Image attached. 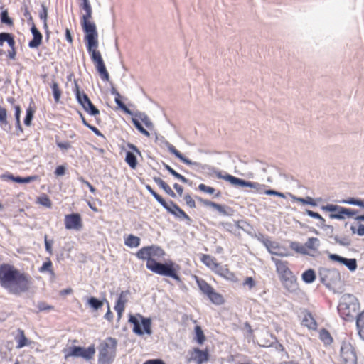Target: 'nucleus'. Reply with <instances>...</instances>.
I'll use <instances>...</instances> for the list:
<instances>
[{
	"label": "nucleus",
	"instance_id": "obj_1",
	"mask_svg": "<svg viewBox=\"0 0 364 364\" xmlns=\"http://www.w3.org/2000/svg\"><path fill=\"white\" fill-rule=\"evenodd\" d=\"M165 255V251L161 247L156 245L143 247L136 253L138 259L146 262V268L152 272L161 276L171 277L177 282H181V278L178 275L179 265L171 260H168L165 263L158 262L164 258Z\"/></svg>",
	"mask_w": 364,
	"mask_h": 364
},
{
	"label": "nucleus",
	"instance_id": "obj_2",
	"mask_svg": "<svg viewBox=\"0 0 364 364\" xmlns=\"http://www.w3.org/2000/svg\"><path fill=\"white\" fill-rule=\"evenodd\" d=\"M31 278L9 263L0 264V286L9 293L19 294L28 291Z\"/></svg>",
	"mask_w": 364,
	"mask_h": 364
},
{
	"label": "nucleus",
	"instance_id": "obj_3",
	"mask_svg": "<svg viewBox=\"0 0 364 364\" xmlns=\"http://www.w3.org/2000/svg\"><path fill=\"white\" fill-rule=\"evenodd\" d=\"M79 6L85 12L80 19L82 28L85 33V41L98 38L96 26L91 21L92 9L89 0H80Z\"/></svg>",
	"mask_w": 364,
	"mask_h": 364
},
{
	"label": "nucleus",
	"instance_id": "obj_4",
	"mask_svg": "<svg viewBox=\"0 0 364 364\" xmlns=\"http://www.w3.org/2000/svg\"><path fill=\"white\" fill-rule=\"evenodd\" d=\"M86 43L87 50L90 54V58L103 81H109V75L106 69L105 63L102 58L100 52L98 48V38L88 41H85Z\"/></svg>",
	"mask_w": 364,
	"mask_h": 364
},
{
	"label": "nucleus",
	"instance_id": "obj_5",
	"mask_svg": "<svg viewBox=\"0 0 364 364\" xmlns=\"http://www.w3.org/2000/svg\"><path fill=\"white\" fill-rule=\"evenodd\" d=\"M360 309L358 299L350 294H344L338 306L341 317L346 321H351L357 315Z\"/></svg>",
	"mask_w": 364,
	"mask_h": 364
},
{
	"label": "nucleus",
	"instance_id": "obj_6",
	"mask_svg": "<svg viewBox=\"0 0 364 364\" xmlns=\"http://www.w3.org/2000/svg\"><path fill=\"white\" fill-rule=\"evenodd\" d=\"M117 341L108 337L100 343L98 364H112L116 357Z\"/></svg>",
	"mask_w": 364,
	"mask_h": 364
},
{
	"label": "nucleus",
	"instance_id": "obj_7",
	"mask_svg": "<svg viewBox=\"0 0 364 364\" xmlns=\"http://www.w3.org/2000/svg\"><path fill=\"white\" fill-rule=\"evenodd\" d=\"M128 321L133 326L132 331L135 334L142 336L144 333L148 335L152 333L151 319L150 318L144 317L140 314H129Z\"/></svg>",
	"mask_w": 364,
	"mask_h": 364
},
{
	"label": "nucleus",
	"instance_id": "obj_8",
	"mask_svg": "<svg viewBox=\"0 0 364 364\" xmlns=\"http://www.w3.org/2000/svg\"><path fill=\"white\" fill-rule=\"evenodd\" d=\"M200 291L215 305L220 306L225 303L223 296L217 292L215 289L205 279L197 276L194 277Z\"/></svg>",
	"mask_w": 364,
	"mask_h": 364
},
{
	"label": "nucleus",
	"instance_id": "obj_9",
	"mask_svg": "<svg viewBox=\"0 0 364 364\" xmlns=\"http://www.w3.org/2000/svg\"><path fill=\"white\" fill-rule=\"evenodd\" d=\"M319 245L320 241L317 237H309L304 244H301L297 242H291L290 247L298 253L312 255L313 253L318 250Z\"/></svg>",
	"mask_w": 364,
	"mask_h": 364
},
{
	"label": "nucleus",
	"instance_id": "obj_10",
	"mask_svg": "<svg viewBox=\"0 0 364 364\" xmlns=\"http://www.w3.org/2000/svg\"><path fill=\"white\" fill-rule=\"evenodd\" d=\"M75 92L78 102L82 106L86 112L95 117L100 115L99 109L95 107L84 92L80 91L79 86L76 82L75 83Z\"/></svg>",
	"mask_w": 364,
	"mask_h": 364
},
{
	"label": "nucleus",
	"instance_id": "obj_11",
	"mask_svg": "<svg viewBox=\"0 0 364 364\" xmlns=\"http://www.w3.org/2000/svg\"><path fill=\"white\" fill-rule=\"evenodd\" d=\"M341 364H357V355L353 345L348 341H343L340 350Z\"/></svg>",
	"mask_w": 364,
	"mask_h": 364
},
{
	"label": "nucleus",
	"instance_id": "obj_12",
	"mask_svg": "<svg viewBox=\"0 0 364 364\" xmlns=\"http://www.w3.org/2000/svg\"><path fill=\"white\" fill-rule=\"evenodd\" d=\"M132 122L141 134L147 137L150 136V133L148 130L153 129V124L147 115L142 113L136 114L134 117L132 118Z\"/></svg>",
	"mask_w": 364,
	"mask_h": 364
},
{
	"label": "nucleus",
	"instance_id": "obj_13",
	"mask_svg": "<svg viewBox=\"0 0 364 364\" xmlns=\"http://www.w3.org/2000/svg\"><path fill=\"white\" fill-rule=\"evenodd\" d=\"M322 209L331 212L329 217L331 219L342 220L346 217L350 218L354 215L355 212L349 208H346L333 204H328L322 207Z\"/></svg>",
	"mask_w": 364,
	"mask_h": 364
},
{
	"label": "nucleus",
	"instance_id": "obj_14",
	"mask_svg": "<svg viewBox=\"0 0 364 364\" xmlns=\"http://www.w3.org/2000/svg\"><path fill=\"white\" fill-rule=\"evenodd\" d=\"M95 353V348L94 345H91L87 348L75 346L70 348L69 352L65 355V358L68 357H80L85 360H90L93 358Z\"/></svg>",
	"mask_w": 364,
	"mask_h": 364
},
{
	"label": "nucleus",
	"instance_id": "obj_15",
	"mask_svg": "<svg viewBox=\"0 0 364 364\" xmlns=\"http://www.w3.org/2000/svg\"><path fill=\"white\" fill-rule=\"evenodd\" d=\"M169 213L174 215L176 218L186 220L188 223H191V218L182 210L176 203L173 201L167 203L165 200V203L161 205Z\"/></svg>",
	"mask_w": 364,
	"mask_h": 364
},
{
	"label": "nucleus",
	"instance_id": "obj_16",
	"mask_svg": "<svg viewBox=\"0 0 364 364\" xmlns=\"http://www.w3.org/2000/svg\"><path fill=\"white\" fill-rule=\"evenodd\" d=\"M64 225L67 230L79 231L83 227L82 217L79 213L65 215L64 218Z\"/></svg>",
	"mask_w": 364,
	"mask_h": 364
},
{
	"label": "nucleus",
	"instance_id": "obj_17",
	"mask_svg": "<svg viewBox=\"0 0 364 364\" xmlns=\"http://www.w3.org/2000/svg\"><path fill=\"white\" fill-rule=\"evenodd\" d=\"M188 362H195L196 364H203L208 361L209 353L208 349L200 350L198 348H193L188 351Z\"/></svg>",
	"mask_w": 364,
	"mask_h": 364
},
{
	"label": "nucleus",
	"instance_id": "obj_18",
	"mask_svg": "<svg viewBox=\"0 0 364 364\" xmlns=\"http://www.w3.org/2000/svg\"><path fill=\"white\" fill-rule=\"evenodd\" d=\"M276 266V271L279 275L280 281L288 279L290 277L294 276L292 271L289 267V263L287 261H283L274 257L272 258Z\"/></svg>",
	"mask_w": 364,
	"mask_h": 364
},
{
	"label": "nucleus",
	"instance_id": "obj_19",
	"mask_svg": "<svg viewBox=\"0 0 364 364\" xmlns=\"http://www.w3.org/2000/svg\"><path fill=\"white\" fill-rule=\"evenodd\" d=\"M4 42H6L10 48V49L8 50V58L11 60H14L16 55V50L15 47L16 42L14 35L5 32L0 33V46H2Z\"/></svg>",
	"mask_w": 364,
	"mask_h": 364
},
{
	"label": "nucleus",
	"instance_id": "obj_20",
	"mask_svg": "<svg viewBox=\"0 0 364 364\" xmlns=\"http://www.w3.org/2000/svg\"><path fill=\"white\" fill-rule=\"evenodd\" d=\"M130 292L129 290L122 291L115 302V305L114 306V310L117 311L118 319H120L125 310L126 304L129 301V296Z\"/></svg>",
	"mask_w": 364,
	"mask_h": 364
},
{
	"label": "nucleus",
	"instance_id": "obj_21",
	"mask_svg": "<svg viewBox=\"0 0 364 364\" xmlns=\"http://www.w3.org/2000/svg\"><path fill=\"white\" fill-rule=\"evenodd\" d=\"M216 176L218 178L224 179L225 181H229L231 184L235 186H240L244 187L255 188L256 183L251 181H247L243 179L237 178L230 174L223 175L221 172H217Z\"/></svg>",
	"mask_w": 364,
	"mask_h": 364
},
{
	"label": "nucleus",
	"instance_id": "obj_22",
	"mask_svg": "<svg viewBox=\"0 0 364 364\" xmlns=\"http://www.w3.org/2000/svg\"><path fill=\"white\" fill-rule=\"evenodd\" d=\"M301 324L309 330L316 331L318 328V323L314 316L306 309L301 312Z\"/></svg>",
	"mask_w": 364,
	"mask_h": 364
},
{
	"label": "nucleus",
	"instance_id": "obj_23",
	"mask_svg": "<svg viewBox=\"0 0 364 364\" xmlns=\"http://www.w3.org/2000/svg\"><path fill=\"white\" fill-rule=\"evenodd\" d=\"M200 261L211 271L214 273L219 267L220 263L217 262L216 258L214 257L207 255V254H201L200 256Z\"/></svg>",
	"mask_w": 364,
	"mask_h": 364
},
{
	"label": "nucleus",
	"instance_id": "obj_24",
	"mask_svg": "<svg viewBox=\"0 0 364 364\" xmlns=\"http://www.w3.org/2000/svg\"><path fill=\"white\" fill-rule=\"evenodd\" d=\"M330 258L334 261H337L343 264L350 271H354L357 268V262L355 259L344 258L337 255H331Z\"/></svg>",
	"mask_w": 364,
	"mask_h": 364
},
{
	"label": "nucleus",
	"instance_id": "obj_25",
	"mask_svg": "<svg viewBox=\"0 0 364 364\" xmlns=\"http://www.w3.org/2000/svg\"><path fill=\"white\" fill-rule=\"evenodd\" d=\"M31 33L33 34V39L29 41L28 46L31 48H38L42 43L43 36L41 32L36 28L34 23H32Z\"/></svg>",
	"mask_w": 364,
	"mask_h": 364
},
{
	"label": "nucleus",
	"instance_id": "obj_26",
	"mask_svg": "<svg viewBox=\"0 0 364 364\" xmlns=\"http://www.w3.org/2000/svg\"><path fill=\"white\" fill-rule=\"evenodd\" d=\"M283 287L291 293L296 292L299 289V284L295 275L281 281Z\"/></svg>",
	"mask_w": 364,
	"mask_h": 364
},
{
	"label": "nucleus",
	"instance_id": "obj_27",
	"mask_svg": "<svg viewBox=\"0 0 364 364\" xmlns=\"http://www.w3.org/2000/svg\"><path fill=\"white\" fill-rule=\"evenodd\" d=\"M215 274L228 280L234 281L236 279L235 274L229 269L228 265L222 266L220 264Z\"/></svg>",
	"mask_w": 364,
	"mask_h": 364
},
{
	"label": "nucleus",
	"instance_id": "obj_28",
	"mask_svg": "<svg viewBox=\"0 0 364 364\" xmlns=\"http://www.w3.org/2000/svg\"><path fill=\"white\" fill-rule=\"evenodd\" d=\"M198 200L203 205H205L206 207H211V208L215 209L216 210H218L220 213H221L223 215H227V212L225 210V208L224 205H222L220 204H218V203H216L215 202L210 201V200H207V199H203V198H202L200 197H198Z\"/></svg>",
	"mask_w": 364,
	"mask_h": 364
},
{
	"label": "nucleus",
	"instance_id": "obj_29",
	"mask_svg": "<svg viewBox=\"0 0 364 364\" xmlns=\"http://www.w3.org/2000/svg\"><path fill=\"white\" fill-rule=\"evenodd\" d=\"M18 336L16 337V341L17 342V348H21L26 346H28L30 342L28 338L26 337L23 330L18 329Z\"/></svg>",
	"mask_w": 364,
	"mask_h": 364
},
{
	"label": "nucleus",
	"instance_id": "obj_30",
	"mask_svg": "<svg viewBox=\"0 0 364 364\" xmlns=\"http://www.w3.org/2000/svg\"><path fill=\"white\" fill-rule=\"evenodd\" d=\"M154 181L155 183L161 188L168 195L170 196L175 198L176 193L174 191L171 189V188L166 183L164 182L161 178L155 177L154 178Z\"/></svg>",
	"mask_w": 364,
	"mask_h": 364
},
{
	"label": "nucleus",
	"instance_id": "obj_31",
	"mask_svg": "<svg viewBox=\"0 0 364 364\" xmlns=\"http://www.w3.org/2000/svg\"><path fill=\"white\" fill-rule=\"evenodd\" d=\"M140 238L134 235H129L124 240V244L129 247H137L140 245Z\"/></svg>",
	"mask_w": 364,
	"mask_h": 364
},
{
	"label": "nucleus",
	"instance_id": "obj_32",
	"mask_svg": "<svg viewBox=\"0 0 364 364\" xmlns=\"http://www.w3.org/2000/svg\"><path fill=\"white\" fill-rule=\"evenodd\" d=\"M356 326L359 336L364 340V311L358 315Z\"/></svg>",
	"mask_w": 364,
	"mask_h": 364
},
{
	"label": "nucleus",
	"instance_id": "obj_33",
	"mask_svg": "<svg viewBox=\"0 0 364 364\" xmlns=\"http://www.w3.org/2000/svg\"><path fill=\"white\" fill-rule=\"evenodd\" d=\"M40 272H48L51 276H55V272L53 268V263L50 258H47L46 261L44 262L42 266L39 268Z\"/></svg>",
	"mask_w": 364,
	"mask_h": 364
},
{
	"label": "nucleus",
	"instance_id": "obj_34",
	"mask_svg": "<svg viewBox=\"0 0 364 364\" xmlns=\"http://www.w3.org/2000/svg\"><path fill=\"white\" fill-rule=\"evenodd\" d=\"M168 151H169L171 154H173L175 156H176L178 159H180L181 161H183L184 164H188V165L191 164V161L188 159H187V158L184 157V156L181 154V152H180V151H178L175 148V146H173V145H171V144H169V145L168 146Z\"/></svg>",
	"mask_w": 364,
	"mask_h": 364
},
{
	"label": "nucleus",
	"instance_id": "obj_35",
	"mask_svg": "<svg viewBox=\"0 0 364 364\" xmlns=\"http://www.w3.org/2000/svg\"><path fill=\"white\" fill-rule=\"evenodd\" d=\"M319 338L325 345H329L333 342V338L330 333L325 328L320 331Z\"/></svg>",
	"mask_w": 364,
	"mask_h": 364
},
{
	"label": "nucleus",
	"instance_id": "obj_36",
	"mask_svg": "<svg viewBox=\"0 0 364 364\" xmlns=\"http://www.w3.org/2000/svg\"><path fill=\"white\" fill-rule=\"evenodd\" d=\"M194 330L196 341L200 345L203 344L205 341V336L201 327L200 326H196Z\"/></svg>",
	"mask_w": 364,
	"mask_h": 364
},
{
	"label": "nucleus",
	"instance_id": "obj_37",
	"mask_svg": "<svg viewBox=\"0 0 364 364\" xmlns=\"http://www.w3.org/2000/svg\"><path fill=\"white\" fill-rule=\"evenodd\" d=\"M301 277L306 283L309 284L316 279V274L314 269H309L302 274Z\"/></svg>",
	"mask_w": 364,
	"mask_h": 364
},
{
	"label": "nucleus",
	"instance_id": "obj_38",
	"mask_svg": "<svg viewBox=\"0 0 364 364\" xmlns=\"http://www.w3.org/2000/svg\"><path fill=\"white\" fill-rule=\"evenodd\" d=\"M125 161L132 168H136L137 166V160L136 156L133 153L130 151H127L126 153Z\"/></svg>",
	"mask_w": 364,
	"mask_h": 364
},
{
	"label": "nucleus",
	"instance_id": "obj_39",
	"mask_svg": "<svg viewBox=\"0 0 364 364\" xmlns=\"http://www.w3.org/2000/svg\"><path fill=\"white\" fill-rule=\"evenodd\" d=\"M10 178L13 181L19 183H28L32 182L33 181H36L37 179L36 176H28V177H25V178L20 177V176H11Z\"/></svg>",
	"mask_w": 364,
	"mask_h": 364
},
{
	"label": "nucleus",
	"instance_id": "obj_40",
	"mask_svg": "<svg viewBox=\"0 0 364 364\" xmlns=\"http://www.w3.org/2000/svg\"><path fill=\"white\" fill-rule=\"evenodd\" d=\"M266 246H267V248L268 251L271 254L276 255H279V256H283L284 255H282V253H280L279 252V247L278 243H277L275 242H268L266 244Z\"/></svg>",
	"mask_w": 364,
	"mask_h": 364
},
{
	"label": "nucleus",
	"instance_id": "obj_41",
	"mask_svg": "<svg viewBox=\"0 0 364 364\" xmlns=\"http://www.w3.org/2000/svg\"><path fill=\"white\" fill-rule=\"evenodd\" d=\"M51 89L53 91L54 100L56 103H58L60 101L61 97V90L58 84L56 82H53L51 84Z\"/></svg>",
	"mask_w": 364,
	"mask_h": 364
},
{
	"label": "nucleus",
	"instance_id": "obj_42",
	"mask_svg": "<svg viewBox=\"0 0 364 364\" xmlns=\"http://www.w3.org/2000/svg\"><path fill=\"white\" fill-rule=\"evenodd\" d=\"M87 304L94 310H98L103 306V301L95 297H90L87 299Z\"/></svg>",
	"mask_w": 364,
	"mask_h": 364
},
{
	"label": "nucleus",
	"instance_id": "obj_43",
	"mask_svg": "<svg viewBox=\"0 0 364 364\" xmlns=\"http://www.w3.org/2000/svg\"><path fill=\"white\" fill-rule=\"evenodd\" d=\"M112 94L114 95H115V98H114V100H115V102L116 104L122 109H123L124 112H129V110L127 109V107H126V105L122 102V101L121 100V95L120 94L114 89H113L112 90Z\"/></svg>",
	"mask_w": 364,
	"mask_h": 364
},
{
	"label": "nucleus",
	"instance_id": "obj_44",
	"mask_svg": "<svg viewBox=\"0 0 364 364\" xmlns=\"http://www.w3.org/2000/svg\"><path fill=\"white\" fill-rule=\"evenodd\" d=\"M37 202L46 208H51L52 206V202L46 194L40 196L37 198Z\"/></svg>",
	"mask_w": 364,
	"mask_h": 364
},
{
	"label": "nucleus",
	"instance_id": "obj_45",
	"mask_svg": "<svg viewBox=\"0 0 364 364\" xmlns=\"http://www.w3.org/2000/svg\"><path fill=\"white\" fill-rule=\"evenodd\" d=\"M165 168L171 175H173L176 178L179 179L181 182L185 183L188 182V179L186 178H185L183 175L176 172L170 166L166 164Z\"/></svg>",
	"mask_w": 364,
	"mask_h": 364
},
{
	"label": "nucleus",
	"instance_id": "obj_46",
	"mask_svg": "<svg viewBox=\"0 0 364 364\" xmlns=\"http://www.w3.org/2000/svg\"><path fill=\"white\" fill-rule=\"evenodd\" d=\"M1 22L8 25L9 26H12L14 25L13 20L9 16L7 10H4L1 13Z\"/></svg>",
	"mask_w": 364,
	"mask_h": 364
},
{
	"label": "nucleus",
	"instance_id": "obj_47",
	"mask_svg": "<svg viewBox=\"0 0 364 364\" xmlns=\"http://www.w3.org/2000/svg\"><path fill=\"white\" fill-rule=\"evenodd\" d=\"M146 188L161 205L165 203V200L159 194L154 191L149 185H146Z\"/></svg>",
	"mask_w": 364,
	"mask_h": 364
},
{
	"label": "nucleus",
	"instance_id": "obj_48",
	"mask_svg": "<svg viewBox=\"0 0 364 364\" xmlns=\"http://www.w3.org/2000/svg\"><path fill=\"white\" fill-rule=\"evenodd\" d=\"M198 188L199 191L212 195L215 193V189L213 187L208 186L204 183L198 185Z\"/></svg>",
	"mask_w": 364,
	"mask_h": 364
},
{
	"label": "nucleus",
	"instance_id": "obj_49",
	"mask_svg": "<svg viewBox=\"0 0 364 364\" xmlns=\"http://www.w3.org/2000/svg\"><path fill=\"white\" fill-rule=\"evenodd\" d=\"M7 121V111L4 107L0 106V125H6Z\"/></svg>",
	"mask_w": 364,
	"mask_h": 364
},
{
	"label": "nucleus",
	"instance_id": "obj_50",
	"mask_svg": "<svg viewBox=\"0 0 364 364\" xmlns=\"http://www.w3.org/2000/svg\"><path fill=\"white\" fill-rule=\"evenodd\" d=\"M294 200L299 202L302 204H309L311 205H316V203L314 199L311 197H306V198H294Z\"/></svg>",
	"mask_w": 364,
	"mask_h": 364
},
{
	"label": "nucleus",
	"instance_id": "obj_51",
	"mask_svg": "<svg viewBox=\"0 0 364 364\" xmlns=\"http://www.w3.org/2000/svg\"><path fill=\"white\" fill-rule=\"evenodd\" d=\"M42 10L39 13V17L44 22V26L47 27V16H48V11L47 8L44 4L41 6Z\"/></svg>",
	"mask_w": 364,
	"mask_h": 364
},
{
	"label": "nucleus",
	"instance_id": "obj_52",
	"mask_svg": "<svg viewBox=\"0 0 364 364\" xmlns=\"http://www.w3.org/2000/svg\"><path fill=\"white\" fill-rule=\"evenodd\" d=\"M14 109H15V119H16V126L21 128V121H20V116L21 112V108L20 105H14Z\"/></svg>",
	"mask_w": 364,
	"mask_h": 364
},
{
	"label": "nucleus",
	"instance_id": "obj_53",
	"mask_svg": "<svg viewBox=\"0 0 364 364\" xmlns=\"http://www.w3.org/2000/svg\"><path fill=\"white\" fill-rule=\"evenodd\" d=\"M183 200H185L187 206H188L189 208H196V202L190 194H186L183 197Z\"/></svg>",
	"mask_w": 364,
	"mask_h": 364
},
{
	"label": "nucleus",
	"instance_id": "obj_54",
	"mask_svg": "<svg viewBox=\"0 0 364 364\" xmlns=\"http://www.w3.org/2000/svg\"><path fill=\"white\" fill-rule=\"evenodd\" d=\"M306 213L309 216L319 220L322 223H325V219L319 213L310 210H306Z\"/></svg>",
	"mask_w": 364,
	"mask_h": 364
},
{
	"label": "nucleus",
	"instance_id": "obj_55",
	"mask_svg": "<svg viewBox=\"0 0 364 364\" xmlns=\"http://www.w3.org/2000/svg\"><path fill=\"white\" fill-rule=\"evenodd\" d=\"M33 117V112L30 108L27 109V110H26V116L25 119H24V124L26 126H30Z\"/></svg>",
	"mask_w": 364,
	"mask_h": 364
},
{
	"label": "nucleus",
	"instance_id": "obj_56",
	"mask_svg": "<svg viewBox=\"0 0 364 364\" xmlns=\"http://www.w3.org/2000/svg\"><path fill=\"white\" fill-rule=\"evenodd\" d=\"M350 229L353 233H357L360 236L364 235V225L363 224H359L357 229L355 228V227L351 226Z\"/></svg>",
	"mask_w": 364,
	"mask_h": 364
},
{
	"label": "nucleus",
	"instance_id": "obj_57",
	"mask_svg": "<svg viewBox=\"0 0 364 364\" xmlns=\"http://www.w3.org/2000/svg\"><path fill=\"white\" fill-rule=\"evenodd\" d=\"M44 241H45L46 250L50 255H52L53 254V248H52V243H53V242L52 241H49L48 240V235H45V236H44Z\"/></svg>",
	"mask_w": 364,
	"mask_h": 364
},
{
	"label": "nucleus",
	"instance_id": "obj_58",
	"mask_svg": "<svg viewBox=\"0 0 364 364\" xmlns=\"http://www.w3.org/2000/svg\"><path fill=\"white\" fill-rule=\"evenodd\" d=\"M38 307L40 311H50L54 309L53 306L49 305L46 302L39 303Z\"/></svg>",
	"mask_w": 364,
	"mask_h": 364
},
{
	"label": "nucleus",
	"instance_id": "obj_59",
	"mask_svg": "<svg viewBox=\"0 0 364 364\" xmlns=\"http://www.w3.org/2000/svg\"><path fill=\"white\" fill-rule=\"evenodd\" d=\"M57 146L62 150H68L71 148V144L69 141H56Z\"/></svg>",
	"mask_w": 364,
	"mask_h": 364
},
{
	"label": "nucleus",
	"instance_id": "obj_60",
	"mask_svg": "<svg viewBox=\"0 0 364 364\" xmlns=\"http://www.w3.org/2000/svg\"><path fill=\"white\" fill-rule=\"evenodd\" d=\"M243 285L251 289L255 286V282L252 277H247L243 282Z\"/></svg>",
	"mask_w": 364,
	"mask_h": 364
},
{
	"label": "nucleus",
	"instance_id": "obj_61",
	"mask_svg": "<svg viewBox=\"0 0 364 364\" xmlns=\"http://www.w3.org/2000/svg\"><path fill=\"white\" fill-rule=\"evenodd\" d=\"M264 193L266 195H269V196H279V197H281V198H284L285 196L284 195V193H280V192H278V191H276L274 190H266L264 191Z\"/></svg>",
	"mask_w": 364,
	"mask_h": 364
},
{
	"label": "nucleus",
	"instance_id": "obj_62",
	"mask_svg": "<svg viewBox=\"0 0 364 364\" xmlns=\"http://www.w3.org/2000/svg\"><path fill=\"white\" fill-rule=\"evenodd\" d=\"M343 203H348V204H352V205H359V206H363V202L361 201V200H357L354 198H350L348 200H343Z\"/></svg>",
	"mask_w": 364,
	"mask_h": 364
},
{
	"label": "nucleus",
	"instance_id": "obj_63",
	"mask_svg": "<svg viewBox=\"0 0 364 364\" xmlns=\"http://www.w3.org/2000/svg\"><path fill=\"white\" fill-rule=\"evenodd\" d=\"M79 181L85 184L90 189V192H92V193H95L96 189L89 181L85 180L82 177L79 178Z\"/></svg>",
	"mask_w": 364,
	"mask_h": 364
},
{
	"label": "nucleus",
	"instance_id": "obj_64",
	"mask_svg": "<svg viewBox=\"0 0 364 364\" xmlns=\"http://www.w3.org/2000/svg\"><path fill=\"white\" fill-rule=\"evenodd\" d=\"M143 364H166V363L161 359H150V360L145 361Z\"/></svg>",
	"mask_w": 364,
	"mask_h": 364
}]
</instances>
